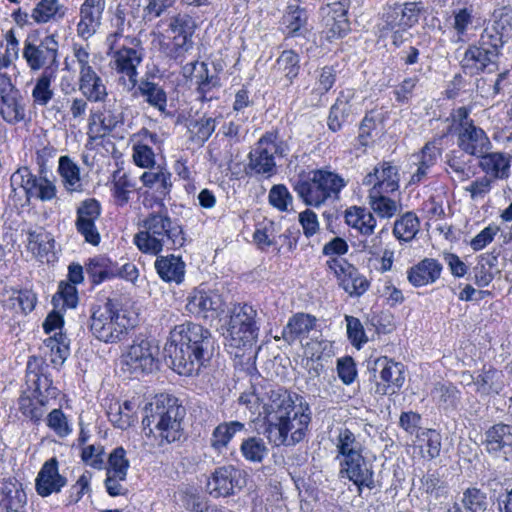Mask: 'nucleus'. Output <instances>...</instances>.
Here are the masks:
<instances>
[{
	"instance_id": "1",
	"label": "nucleus",
	"mask_w": 512,
	"mask_h": 512,
	"mask_svg": "<svg viewBox=\"0 0 512 512\" xmlns=\"http://www.w3.org/2000/svg\"><path fill=\"white\" fill-rule=\"evenodd\" d=\"M266 437L272 445L295 446L304 440L311 423L309 404L297 395L278 388L264 402Z\"/></svg>"
},
{
	"instance_id": "2",
	"label": "nucleus",
	"mask_w": 512,
	"mask_h": 512,
	"mask_svg": "<svg viewBox=\"0 0 512 512\" xmlns=\"http://www.w3.org/2000/svg\"><path fill=\"white\" fill-rule=\"evenodd\" d=\"M210 332L199 324L186 322L176 325L164 347L171 368L179 375H197L213 356Z\"/></svg>"
},
{
	"instance_id": "3",
	"label": "nucleus",
	"mask_w": 512,
	"mask_h": 512,
	"mask_svg": "<svg viewBox=\"0 0 512 512\" xmlns=\"http://www.w3.org/2000/svg\"><path fill=\"white\" fill-rule=\"evenodd\" d=\"M142 228L134 235L133 242L145 254L156 256L164 249L174 250L185 243L182 226L166 210L149 213L142 221Z\"/></svg>"
},
{
	"instance_id": "4",
	"label": "nucleus",
	"mask_w": 512,
	"mask_h": 512,
	"mask_svg": "<svg viewBox=\"0 0 512 512\" xmlns=\"http://www.w3.org/2000/svg\"><path fill=\"white\" fill-rule=\"evenodd\" d=\"M147 415L142 423L144 429H149L160 439V445L172 443L182 436V419L185 408L178 399L167 394H160L146 407Z\"/></svg>"
},
{
	"instance_id": "5",
	"label": "nucleus",
	"mask_w": 512,
	"mask_h": 512,
	"mask_svg": "<svg viewBox=\"0 0 512 512\" xmlns=\"http://www.w3.org/2000/svg\"><path fill=\"white\" fill-rule=\"evenodd\" d=\"M134 325V317L118 299H107L103 305L91 309L90 331L104 343L122 341Z\"/></svg>"
},
{
	"instance_id": "6",
	"label": "nucleus",
	"mask_w": 512,
	"mask_h": 512,
	"mask_svg": "<svg viewBox=\"0 0 512 512\" xmlns=\"http://www.w3.org/2000/svg\"><path fill=\"white\" fill-rule=\"evenodd\" d=\"M257 316V310L251 305H233L227 329L230 346L246 349L256 343L260 330Z\"/></svg>"
},
{
	"instance_id": "7",
	"label": "nucleus",
	"mask_w": 512,
	"mask_h": 512,
	"mask_svg": "<svg viewBox=\"0 0 512 512\" xmlns=\"http://www.w3.org/2000/svg\"><path fill=\"white\" fill-rule=\"evenodd\" d=\"M58 46L53 35L40 39L37 33H29L24 41L22 56L32 71L47 69L57 63Z\"/></svg>"
},
{
	"instance_id": "8",
	"label": "nucleus",
	"mask_w": 512,
	"mask_h": 512,
	"mask_svg": "<svg viewBox=\"0 0 512 512\" xmlns=\"http://www.w3.org/2000/svg\"><path fill=\"white\" fill-rule=\"evenodd\" d=\"M368 370L374 378L379 373L380 382H376V392L382 395L393 394L405 381L404 366L400 362L381 356L368 361Z\"/></svg>"
},
{
	"instance_id": "9",
	"label": "nucleus",
	"mask_w": 512,
	"mask_h": 512,
	"mask_svg": "<svg viewBox=\"0 0 512 512\" xmlns=\"http://www.w3.org/2000/svg\"><path fill=\"white\" fill-rule=\"evenodd\" d=\"M132 46H123L113 53L112 62L114 69L127 77L124 80V89L128 92L134 90L137 85V67L143 60L144 48L141 46L140 40L133 38Z\"/></svg>"
},
{
	"instance_id": "10",
	"label": "nucleus",
	"mask_w": 512,
	"mask_h": 512,
	"mask_svg": "<svg viewBox=\"0 0 512 512\" xmlns=\"http://www.w3.org/2000/svg\"><path fill=\"white\" fill-rule=\"evenodd\" d=\"M280 151L277 135L269 132L263 135L249 153L248 168L257 175L271 177L276 171L274 156Z\"/></svg>"
},
{
	"instance_id": "11",
	"label": "nucleus",
	"mask_w": 512,
	"mask_h": 512,
	"mask_svg": "<svg viewBox=\"0 0 512 512\" xmlns=\"http://www.w3.org/2000/svg\"><path fill=\"white\" fill-rule=\"evenodd\" d=\"M326 264L337 278L339 286L350 297H360L368 290L370 283L367 278L345 259L332 258Z\"/></svg>"
},
{
	"instance_id": "12",
	"label": "nucleus",
	"mask_w": 512,
	"mask_h": 512,
	"mask_svg": "<svg viewBox=\"0 0 512 512\" xmlns=\"http://www.w3.org/2000/svg\"><path fill=\"white\" fill-rule=\"evenodd\" d=\"M0 116L10 125L20 123L26 117L23 97L6 74H0Z\"/></svg>"
},
{
	"instance_id": "13",
	"label": "nucleus",
	"mask_w": 512,
	"mask_h": 512,
	"mask_svg": "<svg viewBox=\"0 0 512 512\" xmlns=\"http://www.w3.org/2000/svg\"><path fill=\"white\" fill-rule=\"evenodd\" d=\"M102 103V110L91 111L88 119V134L93 140L109 135L123 121L116 99L106 98Z\"/></svg>"
},
{
	"instance_id": "14",
	"label": "nucleus",
	"mask_w": 512,
	"mask_h": 512,
	"mask_svg": "<svg viewBox=\"0 0 512 512\" xmlns=\"http://www.w3.org/2000/svg\"><path fill=\"white\" fill-rule=\"evenodd\" d=\"M101 210L100 203L94 198L81 201L76 209V230L87 243L93 246H97L101 241L100 233L95 224V221L101 215Z\"/></svg>"
},
{
	"instance_id": "15",
	"label": "nucleus",
	"mask_w": 512,
	"mask_h": 512,
	"mask_svg": "<svg viewBox=\"0 0 512 512\" xmlns=\"http://www.w3.org/2000/svg\"><path fill=\"white\" fill-rule=\"evenodd\" d=\"M157 348L146 339L134 341L122 356V363L131 373L151 372L155 367Z\"/></svg>"
},
{
	"instance_id": "16",
	"label": "nucleus",
	"mask_w": 512,
	"mask_h": 512,
	"mask_svg": "<svg viewBox=\"0 0 512 512\" xmlns=\"http://www.w3.org/2000/svg\"><path fill=\"white\" fill-rule=\"evenodd\" d=\"M186 307L198 317L213 320L224 312V301L216 291L196 289L188 298Z\"/></svg>"
},
{
	"instance_id": "17",
	"label": "nucleus",
	"mask_w": 512,
	"mask_h": 512,
	"mask_svg": "<svg viewBox=\"0 0 512 512\" xmlns=\"http://www.w3.org/2000/svg\"><path fill=\"white\" fill-rule=\"evenodd\" d=\"M457 145L464 153L477 158L492 149L487 133L474 124L458 130Z\"/></svg>"
},
{
	"instance_id": "18",
	"label": "nucleus",
	"mask_w": 512,
	"mask_h": 512,
	"mask_svg": "<svg viewBox=\"0 0 512 512\" xmlns=\"http://www.w3.org/2000/svg\"><path fill=\"white\" fill-rule=\"evenodd\" d=\"M359 110L360 103L356 100L355 91L353 89L342 90L330 108L328 117L329 129L333 132L341 130L349 117L358 113Z\"/></svg>"
},
{
	"instance_id": "19",
	"label": "nucleus",
	"mask_w": 512,
	"mask_h": 512,
	"mask_svg": "<svg viewBox=\"0 0 512 512\" xmlns=\"http://www.w3.org/2000/svg\"><path fill=\"white\" fill-rule=\"evenodd\" d=\"M398 168L391 162L383 161L374 167L363 179V185L371 186L369 190L393 193L399 188Z\"/></svg>"
},
{
	"instance_id": "20",
	"label": "nucleus",
	"mask_w": 512,
	"mask_h": 512,
	"mask_svg": "<svg viewBox=\"0 0 512 512\" xmlns=\"http://www.w3.org/2000/svg\"><path fill=\"white\" fill-rule=\"evenodd\" d=\"M461 67L465 74L477 75L488 69L489 72L498 70V58L478 44L470 45L461 59Z\"/></svg>"
},
{
	"instance_id": "21",
	"label": "nucleus",
	"mask_w": 512,
	"mask_h": 512,
	"mask_svg": "<svg viewBox=\"0 0 512 512\" xmlns=\"http://www.w3.org/2000/svg\"><path fill=\"white\" fill-rule=\"evenodd\" d=\"M340 473L352 481L361 492L363 487L373 489L375 487L372 465L363 454L352 457L340 463Z\"/></svg>"
},
{
	"instance_id": "22",
	"label": "nucleus",
	"mask_w": 512,
	"mask_h": 512,
	"mask_svg": "<svg viewBox=\"0 0 512 512\" xmlns=\"http://www.w3.org/2000/svg\"><path fill=\"white\" fill-rule=\"evenodd\" d=\"M40 359L31 357L27 362L26 384L33 390V396L38 403L45 405L48 397L55 396V388L52 387V380L44 374L39 367Z\"/></svg>"
},
{
	"instance_id": "23",
	"label": "nucleus",
	"mask_w": 512,
	"mask_h": 512,
	"mask_svg": "<svg viewBox=\"0 0 512 512\" xmlns=\"http://www.w3.org/2000/svg\"><path fill=\"white\" fill-rule=\"evenodd\" d=\"M241 472L232 465L215 469L207 482V490L213 497H226L234 492L235 487H240Z\"/></svg>"
},
{
	"instance_id": "24",
	"label": "nucleus",
	"mask_w": 512,
	"mask_h": 512,
	"mask_svg": "<svg viewBox=\"0 0 512 512\" xmlns=\"http://www.w3.org/2000/svg\"><path fill=\"white\" fill-rule=\"evenodd\" d=\"M66 484L67 479L59 473L58 460L55 457L42 465L35 480L36 491L42 497L58 493Z\"/></svg>"
},
{
	"instance_id": "25",
	"label": "nucleus",
	"mask_w": 512,
	"mask_h": 512,
	"mask_svg": "<svg viewBox=\"0 0 512 512\" xmlns=\"http://www.w3.org/2000/svg\"><path fill=\"white\" fill-rule=\"evenodd\" d=\"M283 34L286 39L300 38L306 39L310 34L308 28V15L304 8L300 6L290 5L287 7L282 17Z\"/></svg>"
},
{
	"instance_id": "26",
	"label": "nucleus",
	"mask_w": 512,
	"mask_h": 512,
	"mask_svg": "<svg viewBox=\"0 0 512 512\" xmlns=\"http://www.w3.org/2000/svg\"><path fill=\"white\" fill-rule=\"evenodd\" d=\"M442 265L433 258H425L407 271V279L414 287H422L436 282L441 275Z\"/></svg>"
},
{
	"instance_id": "27",
	"label": "nucleus",
	"mask_w": 512,
	"mask_h": 512,
	"mask_svg": "<svg viewBox=\"0 0 512 512\" xmlns=\"http://www.w3.org/2000/svg\"><path fill=\"white\" fill-rule=\"evenodd\" d=\"M334 444L337 452L336 459L339 460V463L363 454L364 447L362 442L347 427L338 429Z\"/></svg>"
},
{
	"instance_id": "28",
	"label": "nucleus",
	"mask_w": 512,
	"mask_h": 512,
	"mask_svg": "<svg viewBox=\"0 0 512 512\" xmlns=\"http://www.w3.org/2000/svg\"><path fill=\"white\" fill-rule=\"evenodd\" d=\"M27 502L21 485L13 481L0 484V512H20Z\"/></svg>"
},
{
	"instance_id": "29",
	"label": "nucleus",
	"mask_w": 512,
	"mask_h": 512,
	"mask_svg": "<svg viewBox=\"0 0 512 512\" xmlns=\"http://www.w3.org/2000/svg\"><path fill=\"white\" fill-rule=\"evenodd\" d=\"M136 86L134 96H141L149 106L166 113L168 98L163 86L148 79H142Z\"/></svg>"
},
{
	"instance_id": "30",
	"label": "nucleus",
	"mask_w": 512,
	"mask_h": 512,
	"mask_svg": "<svg viewBox=\"0 0 512 512\" xmlns=\"http://www.w3.org/2000/svg\"><path fill=\"white\" fill-rule=\"evenodd\" d=\"M318 183L314 170L311 171L308 176L300 177L295 181L293 189L306 205L320 206L325 202V198Z\"/></svg>"
},
{
	"instance_id": "31",
	"label": "nucleus",
	"mask_w": 512,
	"mask_h": 512,
	"mask_svg": "<svg viewBox=\"0 0 512 512\" xmlns=\"http://www.w3.org/2000/svg\"><path fill=\"white\" fill-rule=\"evenodd\" d=\"M79 91L90 102H104L108 96L103 79L95 70L78 77Z\"/></svg>"
},
{
	"instance_id": "32",
	"label": "nucleus",
	"mask_w": 512,
	"mask_h": 512,
	"mask_svg": "<svg viewBox=\"0 0 512 512\" xmlns=\"http://www.w3.org/2000/svg\"><path fill=\"white\" fill-rule=\"evenodd\" d=\"M510 18L509 13L501 14V19L499 21H495L491 27H487L483 30L478 41L479 46L485 48L487 51L489 50V52H493L498 59L504 45L503 30H505V26L501 25V22L504 19L511 27V24L509 23Z\"/></svg>"
},
{
	"instance_id": "33",
	"label": "nucleus",
	"mask_w": 512,
	"mask_h": 512,
	"mask_svg": "<svg viewBox=\"0 0 512 512\" xmlns=\"http://www.w3.org/2000/svg\"><path fill=\"white\" fill-rule=\"evenodd\" d=\"M155 269L166 282L181 283L185 275V263L175 255L160 256L155 261Z\"/></svg>"
},
{
	"instance_id": "34",
	"label": "nucleus",
	"mask_w": 512,
	"mask_h": 512,
	"mask_svg": "<svg viewBox=\"0 0 512 512\" xmlns=\"http://www.w3.org/2000/svg\"><path fill=\"white\" fill-rule=\"evenodd\" d=\"M67 7L59 0H37L31 11V18L37 24L59 21L66 15Z\"/></svg>"
},
{
	"instance_id": "35",
	"label": "nucleus",
	"mask_w": 512,
	"mask_h": 512,
	"mask_svg": "<svg viewBox=\"0 0 512 512\" xmlns=\"http://www.w3.org/2000/svg\"><path fill=\"white\" fill-rule=\"evenodd\" d=\"M479 159V166L487 175L498 179L509 177L510 161L504 153L488 151Z\"/></svg>"
},
{
	"instance_id": "36",
	"label": "nucleus",
	"mask_w": 512,
	"mask_h": 512,
	"mask_svg": "<svg viewBox=\"0 0 512 512\" xmlns=\"http://www.w3.org/2000/svg\"><path fill=\"white\" fill-rule=\"evenodd\" d=\"M57 172L60 175L64 188L68 192L82 191L80 167L68 155H63L59 158Z\"/></svg>"
},
{
	"instance_id": "37",
	"label": "nucleus",
	"mask_w": 512,
	"mask_h": 512,
	"mask_svg": "<svg viewBox=\"0 0 512 512\" xmlns=\"http://www.w3.org/2000/svg\"><path fill=\"white\" fill-rule=\"evenodd\" d=\"M316 318L305 313L292 316L282 331V338L289 344L307 335L315 326Z\"/></svg>"
},
{
	"instance_id": "38",
	"label": "nucleus",
	"mask_w": 512,
	"mask_h": 512,
	"mask_svg": "<svg viewBox=\"0 0 512 512\" xmlns=\"http://www.w3.org/2000/svg\"><path fill=\"white\" fill-rule=\"evenodd\" d=\"M485 446L490 453L512 446V425L498 423L490 427L485 433Z\"/></svg>"
},
{
	"instance_id": "39",
	"label": "nucleus",
	"mask_w": 512,
	"mask_h": 512,
	"mask_svg": "<svg viewBox=\"0 0 512 512\" xmlns=\"http://www.w3.org/2000/svg\"><path fill=\"white\" fill-rule=\"evenodd\" d=\"M246 429L245 424L240 421H229L220 423L213 430L210 444L215 450L221 452L227 448L229 442L237 434Z\"/></svg>"
},
{
	"instance_id": "40",
	"label": "nucleus",
	"mask_w": 512,
	"mask_h": 512,
	"mask_svg": "<svg viewBox=\"0 0 512 512\" xmlns=\"http://www.w3.org/2000/svg\"><path fill=\"white\" fill-rule=\"evenodd\" d=\"M497 263L498 257L493 253H484L479 256L478 262L473 268L474 281L477 286L486 287L493 281L495 273L498 272Z\"/></svg>"
},
{
	"instance_id": "41",
	"label": "nucleus",
	"mask_w": 512,
	"mask_h": 512,
	"mask_svg": "<svg viewBox=\"0 0 512 512\" xmlns=\"http://www.w3.org/2000/svg\"><path fill=\"white\" fill-rule=\"evenodd\" d=\"M346 223L363 235H371L376 226L373 214L365 208L352 207L345 213Z\"/></svg>"
},
{
	"instance_id": "42",
	"label": "nucleus",
	"mask_w": 512,
	"mask_h": 512,
	"mask_svg": "<svg viewBox=\"0 0 512 512\" xmlns=\"http://www.w3.org/2000/svg\"><path fill=\"white\" fill-rule=\"evenodd\" d=\"M194 42L190 36H175L168 42H160V50L166 57L182 63L186 55L193 49Z\"/></svg>"
},
{
	"instance_id": "43",
	"label": "nucleus",
	"mask_w": 512,
	"mask_h": 512,
	"mask_svg": "<svg viewBox=\"0 0 512 512\" xmlns=\"http://www.w3.org/2000/svg\"><path fill=\"white\" fill-rule=\"evenodd\" d=\"M86 273L93 284H100L107 279L114 278L116 270L110 259L104 256H96L86 264Z\"/></svg>"
},
{
	"instance_id": "44",
	"label": "nucleus",
	"mask_w": 512,
	"mask_h": 512,
	"mask_svg": "<svg viewBox=\"0 0 512 512\" xmlns=\"http://www.w3.org/2000/svg\"><path fill=\"white\" fill-rule=\"evenodd\" d=\"M54 244L52 234L43 228L28 232V249L41 260L53 251Z\"/></svg>"
},
{
	"instance_id": "45",
	"label": "nucleus",
	"mask_w": 512,
	"mask_h": 512,
	"mask_svg": "<svg viewBox=\"0 0 512 512\" xmlns=\"http://www.w3.org/2000/svg\"><path fill=\"white\" fill-rule=\"evenodd\" d=\"M171 173L162 166H157L155 169L145 171L140 180L145 187L153 188L161 195H167L172 188Z\"/></svg>"
},
{
	"instance_id": "46",
	"label": "nucleus",
	"mask_w": 512,
	"mask_h": 512,
	"mask_svg": "<svg viewBox=\"0 0 512 512\" xmlns=\"http://www.w3.org/2000/svg\"><path fill=\"white\" fill-rule=\"evenodd\" d=\"M318 185L325 201L330 198H338L340 191L346 186V181L338 174L328 170H315Z\"/></svg>"
},
{
	"instance_id": "47",
	"label": "nucleus",
	"mask_w": 512,
	"mask_h": 512,
	"mask_svg": "<svg viewBox=\"0 0 512 512\" xmlns=\"http://www.w3.org/2000/svg\"><path fill=\"white\" fill-rule=\"evenodd\" d=\"M387 193L369 190V205L374 213L381 218H392L400 210V204L387 197Z\"/></svg>"
},
{
	"instance_id": "48",
	"label": "nucleus",
	"mask_w": 512,
	"mask_h": 512,
	"mask_svg": "<svg viewBox=\"0 0 512 512\" xmlns=\"http://www.w3.org/2000/svg\"><path fill=\"white\" fill-rule=\"evenodd\" d=\"M432 398L443 409H456L461 400V392L451 383H436Z\"/></svg>"
},
{
	"instance_id": "49",
	"label": "nucleus",
	"mask_w": 512,
	"mask_h": 512,
	"mask_svg": "<svg viewBox=\"0 0 512 512\" xmlns=\"http://www.w3.org/2000/svg\"><path fill=\"white\" fill-rule=\"evenodd\" d=\"M55 79L53 71L45 70L36 79L35 86L32 90V98L34 104L38 106H46L54 97V89L52 83Z\"/></svg>"
},
{
	"instance_id": "50",
	"label": "nucleus",
	"mask_w": 512,
	"mask_h": 512,
	"mask_svg": "<svg viewBox=\"0 0 512 512\" xmlns=\"http://www.w3.org/2000/svg\"><path fill=\"white\" fill-rule=\"evenodd\" d=\"M419 229L418 217L412 212H407L395 221L393 234L398 240L408 242L416 236Z\"/></svg>"
},
{
	"instance_id": "51",
	"label": "nucleus",
	"mask_w": 512,
	"mask_h": 512,
	"mask_svg": "<svg viewBox=\"0 0 512 512\" xmlns=\"http://www.w3.org/2000/svg\"><path fill=\"white\" fill-rule=\"evenodd\" d=\"M109 421L116 428L125 430L134 423L133 406L130 401L123 404L115 402L109 406L107 412Z\"/></svg>"
},
{
	"instance_id": "52",
	"label": "nucleus",
	"mask_w": 512,
	"mask_h": 512,
	"mask_svg": "<svg viewBox=\"0 0 512 512\" xmlns=\"http://www.w3.org/2000/svg\"><path fill=\"white\" fill-rule=\"evenodd\" d=\"M240 452L245 460L261 463L268 455L269 449L262 438L251 436L242 441Z\"/></svg>"
},
{
	"instance_id": "53",
	"label": "nucleus",
	"mask_w": 512,
	"mask_h": 512,
	"mask_svg": "<svg viewBox=\"0 0 512 512\" xmlns=\"http://www.w3.org/2000/svg\"><path fill=\"white\" fill-rule=\"evenodd\" d=\"M300 58L293 50H284L276 61V69L283 74L287 84L291 85L300 70Z\"/></svg>"
},
{
	"instance_id": "54",
	"label": "nucleus",
	"mask_w": 512,
	"mask_h": 512,
	"mask_svg": "<svg viewBox=\"0 0 512 512\" xmlns=\"http://www.w3.org/2000/svg\"><path fill=\"white\" fill-rule=\"evenodd\" d=\"M419 489L427 494L430 499L438 500L447 494L446 482L436 471H428L420 480Z\"/></svg>"
},
{
	"instance_id": "55",
	"label": "nucleus",
	"mask_w": 512,
	"mask_h": 512,
	"mask_svg": "<svg viewBox=\"0 0 512 512\" xmlns=\"http://www.w3.org/2000/svg\"><path fill=\"white\" fill-rule=\"evenodd\" d=\"M215 128L216 120L212 117H202L200 119L190 121V139L197 144H203L210 138L215 131Z\"/></svg>"
},
{
	"instance_id": "56",
	"label": "nucleus",
	"mask_w": 512,
	"mask_h": 512,
	"mask_svg": "<svg viewBox=\"0 0 512 512\" xmlns=\"http://www.w3.org/2000/svg\"><path fill=\"white\" fill-rule=\"evenodd\" d=\"M102 15L80 8V20L77 24V35L82 39L91 38L101 25Z\"/></svg>"
},
{
	"instance_id": "57",
	"label": "nucleus",
	"mask_w": 512,
	"mask_h": 512,
	"mask_svg": "<svg viewBox=\"0 0 512 512\" xmlns=\"http://www.w3.org/2000/svg\"><path fill=\"white\" fill-rule=\"evenodd\" d=\"M461 503L468 512H484L489 505L486 492L477 487L467 488L463 492Z\"/></svg>"
},
{
	"instance_id": "58",
	"label": "nucleus",
	"mask_w": 512,
	"mask_h": 512,
	"mask_svg": "<svg viewBox=\"0 0 512 512\" xmlns=\"http://www.w3.org/2000/svg\"><path fill=\"white\" fill-rule=\"evenodd\" d=\"M501 373L495 369H489L479 374L475 380L477 392L488 395L492 392L499 393L503 384L500 381Z\"/></svg>"
},
{
	"instance_id": "59",
	"label": "nucleus",
	"mask_w": 512,
	"mask_h": 512,
	"mask_svg": "<svg viewBox=\"0 0 512 512\" xmlns=\"http://www.w3.org/2000/svg\"><path fill=\"white\" fill-rule=\"evenodd\" d=\"M422 9L423 7L420 2H406L403 5L395 6L393 14L401 15L398 25L405 30L418 22Z\"/></svg>"
},
{
	"instance_id": "60",
	"label": "nucleus",
	"mask_w": 512,
	"mask_h": 512,
	"mask_svg": "<svg viewBox=\"0 0 512 512\" xmlns=\"http://www.w3.org/2000/svg\"><path fill=\"white\" fill-rule=\"evenodd\" d=\"M38 177L34 175L31 170L26 167L18 168L10 178L11 187L15 191L16 187H20L24 190L27 199L31 198L33 190L36 187Z\"/></svg>"
},
{
	"instance_id": "61",
	"label": "nucleus",
	"mask_w": 512,
	"mask_h": 512,
	"mask_svg": "<svg viewBox=\"0 0 512 512\" xmlns=\"http://www.w3.org/2000/svg\"><path fill=\"white\" fill-rule=\"evenodd\" d=\"M54 308H75L78 303V294L75 285L60 282L57 293L52 297Z\"/></svg>"
},
{
	"instance_id": "62",
	"label": "nucleus",
	"mask_w": 512,
	"mask_h": 512,
	"mask_svg": "<svg viewBox=\"0 0 512 512\" xmlns=\"http://www.w3.org/2000/svg\"><path fill=\"white\" fill-rule=\"evenodd\" d=\"M195 28L194 19L187 13H178L168 19V30L175 36L192 37Z\"/></svg>"
},
{
	"instance_id": "63",
	"label": "nucleus",
	"mask_w": 512,
	"mask_h": 512,
	"mask_svg": "<svg viewBox=\"0 0 512 512\" xmlns=\"http://www.w3.org/2000/svg\"><path fill=\"white\" fill-rule=\"evenodd\" d=\"M5 50H0V68H8L11 64L19 58L20 47L19 40L16 37L13 29L8 30L4 36ZM3 45H0V48Z\"/></svg>"
},
{
	"instance_id": "64",
	"label": "nucleus",
	"mask_w": 512,
	"mask_h": 512,
	"mask_svg": "<svg viewBox=\"0 0 512 512\" xmlns=\"http://www.w3.org/2000/svg\"><path fill=\"white\" fill-rule=\"evenodd\" d=\"M126 451L117 447L109 455L107 473L115 475L118 479H126L129 461L125 457Z\"/></svg>"
}]
</instances>
